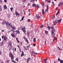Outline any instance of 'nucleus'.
Here are the masks:
<instances>
[{"label":"nucleus","mask_w":63,"mask_h":63,"mask_svg":"<svg viewBox=\"0 0 63 63\" xmlns=\"http://www.w3.org/2000/svg\"><path fill=\"white\" fill-rule=\"evenodd\" d=\"M5 25L7 27V29H9V27H10V26L11 25V23H9L8 22H7L5 23Z\"/></svg>","instance_id":"1"},{"label":"nucleus","mask_w":63,"mask_h":63,"mask_svg":"<svg viewBox=\"0 0 63 63\" xmlns=\"http://www.w3.org/2000/svg\"><path fill=\"white\" fill-rule=\"evenodd\" d=\"M1 37L2 39H3V38H4V40L5 41H7V38L6 36H4V35H3Z\"/></svg>","instance_id":"2"},{"label":"nucleus","mask_w":63,"mask_h":63,"mask_svg":"<svg viewBox=\"0 0 63 63\" xmlns=\"http://www.w3.org/2000/svg\"><path fill=\"white\" fill-rule=\"evenodd\" d=\"M36 18L38 19H40V18H41V16H39V15H38V14H37L36 15Z\"/></svg>","instance_id":"3"},{"label":"nucleus","mask_w":63,"mask_h":63,"mask_svg":"<svg viewBox=\"0 0 63 63\" xmlns=\"http://www.w3.org/2000/svg\"><path fill=\"white\" fill-rule=\"evenodd\" d=\"M58 22V20H56L55 21L54 24L53 25H52V26H54V25H55L57 24Z\"/></svg>","instance_id":"4"},{"label":"nucleus","mask_w":63,"mask_h":63,"mask_svg":"<svg viewBox=\"0 0 63 63\" xmlns=\"http://www.w3.org/2000/svg\"><path fill=\"white\" fill-rule=\"evenodd\" d=\"M24 40H25L26 42H27V44H28V43H29V42L28 40H27V39L25 37H24Z\"/></svg>","instance_id":"5"},{"label":"nucleus","mask_w":63,"mask_h":63,"mask_svg":"<svg viewBox=\"0 0 63 63\" xmlns=\"http://www.w3.org/2000/svg\"><path fill=\"white\" fill-rule=\"evenodd\" d=\"M10 55L11 56V60H13V59H14V57H13V56H14V55L12 54H10Z\"/></svg>","instance_id":"6"},{"label":"nucleus","mask_w":63,"mask_h":63,"mask_svg":"<svg viewBox=\"0 0 63 63\" xmlns=\"http://www.w3.org/2000/svg\"><path fill=\"white\" fill-rule=\"evenodd\" d=\"M10 27H11V28L13 30H15V29H16V27H13L12 25H10Z\"/></svg>","instance_id":"7"},{"label":"nucleus","mask_w":63,"mask_h":63,"mask_svg":"<svg viewBox=\"0 0 63 63\" xmlns=\"http://www.w3.org/2000/svg\"><path fill=\"white\" fill-rule=\"evenodd\" d=\"M47 9H46L45 10V12L46 13H47V11L48 10V6L47 5Z\"/></svg>","instance_id":"8"},{"label":"nucleus","mask_w":63,"mask_h":63,"mask_svg":"<svg viewBox=\"0 0 63 63\" xmlns=\"http://www.w3.org/2000/svg\"><path fill=\"white\" fill-rule=\"evenodd\" d=\"M29 35H30V32L29 31H27V35L28 37H29Z\"/></svg>","instance_id":"9"},{"label":"nucleus","mask_w":63,"mask_h":63,"mask_svg":"<svg viewBox=\"0 0 63 63\" xmlns=\"http://www.w3.org/2000/svg\"><path fill=\"white\" fill-rule=\"evenodd\" d=\"M6 22V21L5 20L3 19V20L2 21V24L3 25V24H4Z\"/></svg>","instance_id":"10"},{"label":"nucleus","mask_w":63,"mask_h":63,"mask_svg":"<svg viewBox=\"0 0 63 63\" xmlns=\"http://www.w3.org/2000/svg\"><path fill=\"white\" fill-rule=\"evenodd\" d=\"M31 58H28L27 59V63H29V61H31Z\"/></svg>","instance_id":"11"},{"label":"nucleus","mask_w":63,"mask_h":63,"mask_svg":"<svg viewBox=\"0 0 63 63\" xmlns=\"http://www.w3.org/2000/svg\"><path fill=\"white\" fill-rule=\"evenodd\" d=\"M15 14H16V16H19V15H20V14L18 13V12H15Z\"/></svg>","instance_id":"12"},{"label":"nucleus","mask_w":63,"mask_h":63,"mask_svg":"<svg viewBox=\"0 0 63 63\" xmlns=\"http://www.w3.org/2000/svg\"><path fill=\"white\" fill-rule=\"evenodd\" d=\"M33 53H34V54H35V55H37L38 54V53H36L35 52H34V51H32V56Z\"/></svg>","instance_id":"13"},{"label":"nucleus","mask_w":63,"mask_h":63,"mask_svg":"<svg viewBox=\"0 0 63 63\" xmlns=\"http://www.w3.org/2000/svg\"><path fill=\"white\" fill-rule=\"evenodd\" d=\"M9 45H10V46L11 47H12V42L11 41H10L9 42Z\"/></svg>","instance_id":"14"},{"label":"nucleus","mask_w":63,"mask_h":63,"mask_svg":"<svg viewBox=\"0 0 63 63\" xmlns=\"http://www.w3.org/2000/svg\"><path fill=\"white\" fill-rule=\"evenodd\" d=\"M42 13L43 15H44L45 14V11H44V9H43L42 10Z\"/></svg>","instance_id":"15"},{"label":"nucleus","mask_w":63,"mask_h":63,"mask_svg":"<svg viewBox=\"0 0 63 63\" xmlns=\"http://www.w3.org/2000/svg\"><path fill=\"white\" fill-rule=\"evenodd\" d=\"M4 8V9H7V6H6V5H5L3 6Z\"/></svg>","instance_id":"16"},{"label":"nucleus","mask_w":63,"mask_h":63,"mask_svg":"<svg viewBox=\"0 0 63 63\" xmlns=\"http://www.w3.org/2000/svg\"><path fill=\"white\" fill-rule=\"evenodd\" d=\"M61 20H62V19L59 20H58V22L59 23H61Z\"/></svg>","instance_id":"17"},{"label":"nucleus","mask_w":63,"mask_h":63,"mask_svg":"<svg viewBox=\"0 0 63 63\" xmlns=\"http://www.w3.org/2000/svg\"><path fill=\"white\" fill-rule=\"evenodd\" d=\"M11 35L12 37H13L14 38V37H15V35L14 34L12 33V34H11Z\"/></svg>","instance_id":"18"},{"label":"nucleus","mask_w":63,"mask_h":63,"mask_svg":"<svg viewBox=\"0 0 63 63\" xmlns=\"http://www.w3.org/2000/svg\"><path fill=\"white\" fill-rule=\"evenodd\" d=\"M15 32L16 33H18V34H20V33L19 32V31L16 30L15 31Z\"/></svg>","instance_id":"19"},{"label":"nucleus","mask_w":63,"mask_h":63,"mask_svg":"<svg viewBox=\"0 0 63 63\" xmlns=\"http://www.w3.org/2000/svg\"><path fill=\"white\" fill-rule=\"evenodd\" d=\"M26 30H25V27H24V34H26Z\"/></svg>","instance_id":"20"},{"label":"nucleus","mask_w":63,"mask_h":63,"mask_svg":"<svg viewBox=\"0 0 63 63\" xmlns=\"http://www.w3.org/2000/svg\"><path fill=\"white\" fill-rule=\"evenodd\" d=\"M54 40H56V41H57V39H56V38H54V39H53V42H54Z\"/></svg>","instance_id":"21"},{"label":"nucleus","mask_w":63,"mask_h":63,"mask_svg":"<svg viewBox=\"0 0 63 63\" xmlns=\"http://www.w3.org/2000/svg\"><path fill=\"white\" fill-rule=\"evenodd\" d=\"M32 7H36V4H35V3H33L32 5Z\"/></svg>","instance_id":"22"},{"label":"nucleus","mask_w":63,"mask_h":63,"mask_svg":"<svg viewBox=\"0 0 63 63\" xmlns=\"http://www.w3.org/2000/svg\"><path fill=\"white\" fill-rule=\"evenodd\" d=\"M22 53L21 55V56L22 57V56H23V54L24 53V52H23V51H22Z\"/></svg>","instance_id":"23"},{"label":"nucleus","mask_w":63,"mask_h":63,"mask_svg":"<svg viewBox=\"0 0 63 63\" xmlns=\"http://www.w3.org/2000/svg\"><path fill=\"white\" fill-rule=\"evenodd\" d=\"M3 44H4V41L3 40L2 42L1 43V46H2V45H3Z\"/></svg>","instance_id":"24"},{"label":"nucleus","mask_w":63,"mask_h":63,"mask_svg":"<svg viewBox=\"0 0 63 63\" xmlns=\"http://www.w3.org/2000/svg\"><path fill=\"white\" fill-rule=\"evenodd\" d=\"M36 38H33V42H36Z\"/></svg>","instance_id":"25"},{"label":"nucleus","mask_w":63,"mask_h":63,"mask_svg":"<svg viewBox=\"0 0 63 63\" xmlns=\"http://www.w3.org/2000/svg\"><path fill=\"white\" fill-rule=\"evenodd\" d=\"M2 10V7H1L0 5V11L1 12Z\"/></svg>","instance_id":"26"},{"label":"nucleus","mask_w":63,"mask_h":63,"mask_svg":"<svg viewBox=\"0 0 63 63\" xmlns=\"http://www.w3.org/2000/svg\"><path fill=\"white\" fill-rule=\"evenodd\" d=\"M23 19H24V16H23L22 17L21 19L20 20V21H21V20H23Z\"/></svg>","instance_id":"27"},{"label":"nucleus","mask_w":63,"mask_h":63,"mask_svg":"<svg viewBox=\"0 0 63 63\" xmlns=\"http://www.w3.org/2000/svg\"><path fill=\"white\" fill-rule=\"evenodd\" d=\"M36 6V7L37 8H40V6H39V5H38V4H37Z\"/></svg>","instance_id":"28"},{"label":"nucleus","mask_w":63,"mask_h":63,"mask_svg":"<svg viewBox=\"0 0 63 63\" xmlns=\"http://www.w3.org/2000/svg\"><path fill=\"white\" fill-rule=\"evenodd\" d=\"M58 49H59V50H62V49H60V47H58Z\"/></svg>","instance_id":"29"},{"label":"nucleus","mask_w":63,"mask_h":63,"mask_svg":"<svg viewBox=\"0 0 63 63\" xmlns=\"http://www.w3.org/2000/svg\"><path fill=\"white\" fill-rule=\"evenodd\" d=\"M24 48L25 49V50H27V47H24Z\"/></svg>","instance_id":"30"},{"label":"nucleus","mask_w":63,"mask_h":63,"mask_svg":"<svg viewBox=\"0 0 63 63\" xmlns=\"http://www.w3.org/2000/svg\"><path fill=\"white\" fill-rule=\"evenodd\" d=\"M45 33L46 34H47V35H48V32L47 31H45Z\"/></svg>","instance_id":"31"},{"label":"nucleus","mask_w":63,"mask_h":63,"mask_svg":"<svg viewBox=\"0 0 63 63\" xmlns=\"http://www.w3.org/2000/svg\"><path fill=\"white\" fill-rule=\"evenodd\" d=\"M35 2V0H31L30 1V2Z\"/></svg>","instance_id":"32"},{"label":"nucleus","mask_w":63,"mask_h":63,"mask_svg":"<svg viewBox=\"0 0 63 63\" xmlns=\"http://www.w3.org/2000/svg\"><path fill=\"white\" fill-rule=\"evenodd\" d=\"M59 11H58L57 13L56 14V15L57 16L58 15V14H59Z\"/></svg>","instance_id":"33"},{"label":"nucleus","mask_w":63,"mask_h":63,"mask_svg":"<svg viewBox=\"0 0 63 63\" xmlns=\"http://www.w3.org/2000/svg\"><path fill=\"white\" fill-rule=\"evenodd\" d=\"M60 63H63V60H61L60 61Z\"/></svg>","instance_id":"34"},{"label":"nucleus","mask_w":63,"mask_h":63,"mask_svg":"<svg viewBox=\"0 0 63 63\" xmlns=\"http://www.w3.org/2000/svg\"><path fill=\"white\" fill-rule=\"evenodd\" d=\"M45 5V4H44V2H42V6H44V5Z\"/></svg>","instance_id":"35"},{"label":"nucleus","mask_w":63,"mask_h":63,"mask_svg":"<svg viewBox=\"0 0 63 63\" xmlns=\"http://www.w3.org/2000/svg\"><path fill=\"white\" fill-rule=\"evenodd\" d=\"M47 28H48V29L49 30H50V26H48V27Z\"/></svg>","instance_id":"36"},{"label":"nucleus","mask_w":63,"mask_h":63,"mask_svg":"<svg viewBox=\"0 0 63 63\" xmlns=\"http://www.w3.org/2000/svg\"><path fill=\"white\" fill-rule=\"evenodd\" d=\"M13 7L11 8H10V10H11V12H12V11H13Z\"/></svg>","instance_id":"37"},{"label":"nucleus","mask_w":63,"mask_h":63,"mask_svg":"<svg viewBox=\"0 0 63 63\" xmlns=\"http://www.w3.org/2000/svg\"><path fill=\"white\" fill-rule=\"evenodd\" d=\"M15 60L16 61H17V62H18V58H16V59H15Z\"/></svg>","instance_id":"38"},{"label":"nucleus","mask_w":63,"mask_h":63,"mask_svg":"<svg viewBox=\"0 0 63 63\" xmlns=\"http://www.w3.org/2000/svg\"><path fill=\"white\" fill-rule=\"evenodd\" d=\"M21 28H22V30L23 32H24V28H23L22 27H21Z\"/></svg>","instance_id":"39"},{"label":"nucleus","mask_w":63,"mask_h":63,"mask_svg":"<svg viewBox=\"0 0 63 63\" xmlns=\"http://www.w3.org/2000/svg\"><path fill=\"white\" fill-rule=\"evenodd\" d=\"M61 5V3H60L58 5V6H59V7H60V6Z\"/></svg>","instance_id":"40"},{"label":"nucleus","mask_w":63,"mask_h":63,"mask_svg":"<svg viewBox=\"0 0 63 63\" xmlns=\"http://www.w3.org/2000/svg\"><path fill=\"white\" fill-rule=\"evenodd\" d=\"M6 63H8V62H9V60H8L6 61Z\"/></svg>","instance_id":"41"},{"label":"nucleus","mask_w":63,"mask_h":63,"mask_svg":"<svg viewBox=\"0 0 63 63\" xmlns=\"http://www.w3.org/2000/svg\"><path fill=\"white\" fill-rule=\"evenodd\" d=\"M52 18L53 19H54L55 18V16H52Z\"/></svg>","instance_id":"42"},{"label":"nucleus","mask_w":63,"mask_h":63,"mask_svg":"<svg viewBox=\"0 0 63 63\" xmlns=\"http://www.w3.org/2000/svg\"><path fill=\"white\" fill-rule=\"evenodd\" d=\"M43 25H42L40 27V28H43Z\"/></svg>","instance_id":"43"},{"label":"nucleus","mask_w":63,"mask_h":63,"mask_svg":"<svg viewBox=\"0 0 63 63\" xmlns=\"http://www.w3.org/2000/svg\"><path fill=\"white\" fill-rule=\"evenodd\" d=\"M51 32L52 34H54V32H53V31L52 30Z\"/></svg>","instance_id":"44"},{"label":"nucleus","mask_w":63,"mask_h":63,"mask_svg":"<svg viewBox=\"0 0 63 63\" xmlns=\"http://www.w3.org/2000/svg\"><path fill=\"white\" fill-rule=\"evenodd\" d=\"M8 17H10V14H8Z\"/></svg>","instance_id":"45"},{"label":"nucleus","mask_w":63,"mask_h":63,"mask_svg":"<svg viewBox=\"0 0 63 63\" xmlns=\"http://www.w3.org/2000/svg\"><path fill=\"white\" fill-rule=\"evenodd\" d=\"M50 28H51V29H52L53 28V27H52V26H51L50 27Z\"/></svg>","instance_id":"46"},{"label":"nucleus","mask_w":63,"mask_h":63,"mask_svg":"<svg viewBox=\"0 0 63 63\" xmlns=\"http://www.w3.org/2000/svg\"><path fill=\"white\" fill-rule=\"evenodd\" d=\"M12 62H13L14 63H15L16 62V61H14V60H12Z\"/></svg>","instance_id":"47"},{"label":"nucleus","mask_w":63,"mask_h":63,"mask_svg":"<svg viewBox=\"0 0 63 63\" xmlns=\"http://www.w3.org/2000/svg\"><path fill=\"white\" fill-rule=\"evenodd\" d=\"M48 3H50V0H48L47 1Z\"/></svg>","instance_id":"48"},{"label":"nucleus","mask_w":63,"mask_h":63,"mask_svg":"<svg viewBox=\"0 0 63 63\" xmlns=\"http://www.w3.org/2000/svg\"><path fill=\"white\" fill-rule=\"evenodd\" d=\"M54 31H55V30L54 29V28H53V29H52Z\"/></svg>","instance_id":"49"},{"label":"nucleus","mask_w":63,"mask_h":63,"mask_svg":"<svg viewBox=\"0 0 63 63\" xmlns=\"http://www.w3.org/2000/svg\"><path fill=\"white\" fill-rule=\"evenodd\" d=\"M58 60L59 61H60V58H58Z\"/></svg>","instance_id":"50"},{"label":"nucleus","mask_w":63,"mask_h":63,"mask_svg":"<svg viewBox=\"0 0 63 63\" xmlns=\"http://www.w3.org/2000/svg\"><path fill=\"white\" fill-rule=\"evenodd\" d=\"M0 3L1 4L2 3V1L1 0H0Z\"/></svg>","instance_id":"51"},{"label":"nucleus","mask_w":63,"mask_h":63,"mask_svg":"<svg viewBox=\"0 0 63 63\" xmlns=\"http://www.w3.org/2000/svg\"><path fill=\"white\" fill-rule=\"evenodd\" d=\"M47 43V41H46V40H45V45H46V43Z\"/></svg>","instance_id":"52"},{"label":"nucleus","mask_w":63,"mask_h":63,"mask_svg":"<svg viewBox=\"0 0 63 63\" xmlns=\"http://www.w3.org/2000/svg\"><path fill=\"white\" fill-rule=\"evenodd\" d=\"M53 36H54V37H55V33H54L53 34Z\"/></svg>","instance_id":"53"},{"label":"nucleus","mask_w":63,"mask_h":63,"mask_svg":"<svg viewBox=\"0 0 63 63\" xmlns=\"http://www.w3.org/2000/svg\"><path fill=\"white\" fill-rule=\"evenodd\" d=\"M52 4H53V5H54V6L55 4H54V2H53V1H52Z\"/></svg>","instance_id":"54"},{"label":"nucleus","mask_w":63,"mask_h":63,"mask_svg":"<svg viewBox=\"0 0 63 63\" xmlns=\"http://www.w3.org/2000/svg\"><path fill=\"white\" fill-rule=\"evenodd\" d=\"M4 1L5 2H7V0H4Z\"/></svg>","instance_id":"55"},{"label":"nucleus","mask_w":63,"mask_h":63,"mask_svg":"<svg viewBox=\"0 0 63 63\" xmlns=\"http://www.w3.org/2000/svg\"><path fill=\"white\" fill-rule=\"evenodd\" d=\"M28 6H30V3H29L28 4Z\"/></svg>","instance_id":"56"},{"label":"nucleus","mask_w":63,"mask_h":63,"mask_svg":"<svg viewBox=\"0 0 63 63\" xmlns=\"http://www.w3.org/2000/svg\"><path fill=\"white\" fill-rule=\"evenodd\" d=\"M60 4H61V5H62V4H63V2H61V3H60Z\"/></svg>","instance_id":"57"},{"label":"nucleus","mask_w":63,"mask_h":63,"mask_svg":"<svg viewBox=\"0 0 63 63\" xmlns=\"http://www.w3.org/2000/svg\"><path fill=\"white\" fill-rule=\"evenodd\" d=\"M28 22H30V19H28Z\"/></svg>","instance_id":"58"},{"label":"nucleus","mask_w":63,"mask_h":63,"mask_svg":"<svg viewBox=\"0 0 63 63\" xmlns=\"http://www.w3.org/2000/svg\"><path fill=\"white\" fill-rule=\"evenodd\" d=\"M30 45L29 44V46H27V47H30Z\"/></svg>","instance_id":"59"},{"label":"nucleus","mask_w":63,"mask_h":63,"mask_svg":"<svg viewBox=\"0 0 63 63\" xmlns=\"http://www.w3.org/2000/svg\"><path fill=\"white\" fill-rule=\"evenodd\" d=\"M33 46H34V47H35V46H36V44H34Z\"/></svg>","instance_id":"60"},{"label":"nucleus","mask_w":63,"mask_h":63,"mask_svg":"<svg viewBox=\"0 0 63 63\" xmlns=\"http://www.w3.org/2000/svg\"><path fill=\"white\" fill-rule=\"evenodd\" d=\"M58 8H56L55 9L56 10H57V9H58Z\"/></svg>","instance_id":"61"},{"label":"nucleus","mask_w":63,"mask_h":63,"mask_svg":"<svg viewBox=\"0 0 63 63\" xmlns=\"http://www.w3.org/2000/svg\"><path fill=\"white\" fill-rule=\"evenodd\" d=\"M16 40H17V41L18 40V38H16Z\"/></svg>","instance_id":"62"},{"label":"nucleus","mask_w":63,"mask_h":63,"mask_svg":"<svg viewBox=\"0 0 63 63\" xmlns=\"http://www.w3.org/2000/svg\"><path fill=\"white\" fill-rule=\"evenodd\" d=\"M31 13H30L29 14V16H30V14Z\"/></svg>","instance_id":"63"},{"label":"nucleus","mask_w":63,"mask_h":63,"mask_svg":"<svg viewBox=\"0 0 63 63\" xmlns=\"http://www.w3.org/2000/svg\"><path fill=\"white\" fill-rule=\"evenodd\" d=\"M20 49H19V51H20V52H21V49H20Z\"/></svg>","instance_id":"64"}]
</instances>
